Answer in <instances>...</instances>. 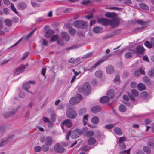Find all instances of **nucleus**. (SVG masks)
Returning a JSON list of instances; mask_svg holds the SVG:
<instances>
[{
    "mask_svg": "<svg viewBox=\"0 0 154 154\" xmlns=\"http://www.w3.org/2000/svg\"><path fill=\"white\" fill-rule=\"evenodd\" d=\"M73 25L76 28L84 29L86 28L88 26V22L82 20L74 21Z\"/></svg>",
    "mask_w": 154,
    "mask_h": 154,
    "instance_id": "1",
    "label": "nucleus"
},
{
    "mask_svg": "<svg viewBox=\"0 0 154 154\" xmlns=\"http://www.w3.org/2000/svg\"><path fill=\"white\" fill-rule=\"evenodd\" d=\"M82 91L84 95H88L91 91V87L89 84L88 82L85 83L82 86Z\"/></svg>",
    "mask_w": 154,
    "mask_h": 154,
    "instance_id": "2",
    "label": "nucleus"
},
{
    "mask_svg": "<svg viewBox=\"0 0 154 154\" xmlns=\"http://www.w3.org/2000/svg\"><path fill=\"white\" fill-rule=\"evenodd\" d=\"M66 115L67 116L71 119H75L77 116L76 112L73 109L69 108L66 110Z\"/></svg>",
    "mask_w": 154,
    "mask_h": 154,
    "instance_id": "3",
    "label": "nucleus"
},
{
    "mask_svg": "<svg viewBox=\"0 0 154 154\" xmlns=\"http://www.w3.org/2000/svg\"><path fill=\"white\" fill-rule=\"evenodd\" d=\"M72 125V123L71 122V120L69 119H67L64 120L62 122L61 125V127L64 131H65L64 128L65 126L68 128H70Z\"/></svg>",
    "mask_w": 154,
    "mask_h": 154,
    "instance_id": "4",
    "label": "nucleus"
},
{
    "mask_svg": "<svg viewBox=\"0 0 154 154\" xmlns=\"http://www.w3.org/2000/svg\"><path fill=\"white\" fill-rule=\"evenodd\" d=\"M82 98V96L78 94L77 97H74L70 99L69 102L72 104H76L78 103Z\"/></svg>",
    "mask_w": 154,
    "mask_h": 154,
    "instance_id": "5",
    "label": "nucleus"
},
{
    "mask_svg": "<svg viewBox=\"0 0 154 154\" xmlns=\"http://www.w3.org/2000/svg\"><path fill=\"white\" fill-rule=\"evenodd\" d=\"M36 28L35 29L33 30H32L31 32L27 35V36L25 38H23L20 39L18 41H17L14 44L11 46L9 48H12L17 45L18 44L20 43L22 39H24V40H27L31 36L34 34L35 31L36 30Z\"/></svg>",
    "mask_w": 154,
    "mask_h": 154,
    "instance_id": "6",
    "label": "nucleus"
},
{
    "mask_svg": "<svg viewBox=\"0 0 154 154\" xmlns=\"http://www.w3.org/2000/svg\"><path fill=\"white\" fill-rule=\"evenodd\" d=\"M14 137V135L9 136L6 139H4L1 140L0 141V147L5 146L9 143L11 140Z\"/></svg>",
    "mask_w": 154,
    "mask_h": 154,
    "instance_id": "7",
    "label": "nucleus"
},
{
    "mask_svg": "<svg viewBox=\"0 0 154 154\" xmlns=\"http://www.w3.org/2000/svg\"><path fill=\"white\" fill-rule=\"evenodd\" d=\"M54 149L57 152L59 153H63L65 151L63 146L59 143H57L55 145Z\"/></svg>",
    "mask_w": 154,
    "mask_h": 154,
    "instance_id": "8",
    "label": "nucleus"
},
{
    "mask_svg": "<svg viewBox=\"0 0 154 154\" xmlns=\"http://www.w3.org/2000/svg\"><path fill=\"white\" fill-rule=\"evenodd\" d=\"M120 20L119 18L114 19L112 20H110L109 24L113 28L116 27L120 24Z\"/></svg>",
    "mask_w": 154,
    "mask_h": 154,
    "instance_id": "9",
    "label": "nucleus"
},
{
    "mask_svg": "<svg viewBox=\"0 0 154 154\" xmlns=\"http://www.w3.org/2000/svg\"><path fill=\"white\" fill-rule=\"evenodd\" d=\"M26 68V66L22 65L19 67L17 68L15 70V72L14 74V76L17 75L23 72Z\"/></svg>",
    "mask_w": 154,
    "mask_h": 154,
    "instance_id": "10",
    "label": "nucleus"
},
{
    "mask_svg": "<svg viewBox=\"0 0 154 154\" xmlns=\"http://www.w3.org/2000/svg\"><path fill=\"white\" fill-rule=\"evenodd\" d=\"M106 60V59H101L100 61H98V62L96 63H95L90 69H86L85 68H84V69L85 71H91L93 70L94 69L96 68L97 66L100 65L105 60Z\"/></svg>",
    "mask_w": 154,
    "mask_h": 154,
    "instance_id": "11",
    "label": "nucleus"
},
{
    "mask_svg": "<svg viewBox=\"0 0 154 154\" xmlns=\"http://www.w3.org/2000/svg\"><path fill=\"white\" fill-rule=\"evenodd\" d=\"M109 20L110 19H109L101 18L97 20V22L99 23H101L102 25L106 26L109 25Z\"/></svg>",
    "mask_w": 154,
    "mask_h": 154,
    "instance_id": "12",
    "label": "nucleus"
},
{
    "mask_svg": "<svg viewBox=\"0 0 154 154\" xmlns=\"http://www.w3.org/2000/svg\"><path fill=\"white\" fill-rule=\"evenodd\" d=\"M61 36L62 38L66 42H68L70 39L69 35L66 32H62L61 33Z\"/></svg>",
    "mask_w": 154,
    "mask_h": 154,
    "instance_id": "13",
    "label": "nucleus"
},
{
    "mask_svg": "<svg viewBox=\"0 0 154 154\" xmlns=\"http://www.w3.org/2000/svg\"><path fill=\"white\" fill-rule=\"evenodd\" d=\"M53 139L51 136H48L46 137L45 144L47 145L51 146L53 143Z\"/></svg>",
    "mask_w": 154,
    "mask_h": 154,
    "instance_id": "14",
    "label": "nucleus"
},
{
    "mask_svg": "<svg viewBox=\"0 0 154 154\" xmlns=\"http://www.w3.org/2000/svg\"><path fill=\"white\" fill-rule=\"evenodd\" d=\"M17 109H14L12 111L10 112H8L3 114V116L5 118L10 117L14 115L16 112Z\"/></svg>",
    "mask_w": 154,
    "mask_h": 154,
    "instance_id": "15",
    "label": "nucleus"
},
{
    "mask_svg": "<svg viewBox=\"0 0 154 154\" xmlns=\"http://www.w3.org/2000/svg\"><path fill=\"white\" fill-rule=\"evenodd\" d=\"M54 34V31L51 29L47 30L45 33V35L47 38H49Z\"/></svg>",
    "mask_w": 154,
    "mask_h": 154,
    "instance_id": "16",
    "label": "nucleus"
},
{
    "mask_svg": "<svg viewBox=\"0 0 154 154\" xmlns=\"http://www.w3.org/2000/svg\"><path fill=\"white\" fill-rule=\"evenodd\" d=\"M17 7L18 9L22 10L26 8L27 5L26 3L24 2H20L17 5Z\"/></svg>",
    "mask_w": 154,
    "mask_h": 154,
    "instance_id": "17",
    "label": "nucleus"
},
{
    "mask_svg": "<svg viewBox=\"0 0 154 154\" xmlns=\"http://www.w3.org/2000/svg\"><path fill=\"white\" fill-rule=\"evenodd\" d=\"M101 110V107L99 105L94 106L91 108V111L94 113H97L100 112Z\"/></svg>",
    "mask_w": 154,
    "mask_h": 154,
    "instance_id": "18",
    "label": "nucleus"
},
{
    "mask_svg": "<svg viewBox=\"0 0 154 154\" xmlns=\"http://www.w3.org/2000/svg\"><path fill=\"white\" fill-rule=\"evenodd\" d=\"M107 96L109 98H112L115 96V93L114 90L112 89H110L107 92Z\"/></svg>",
    "mask_w": 154,
    "mask_h": 154,
    "instance_id": "19",
    "label": "nucleus"
},
{
    "mask_svg": "<svg viewBox=\"0 0 154 154\" xmlns=\"http://www.w3.org/2000/svg\"><path fill=\"white\" fill-rule=\"evenodd\" d=\"M109 98L106 96H104L100 98L99 101L100 103H105L109 101Z\"/></svg>",
    "mask_w": 154,
    "mask_h": 154,
    "instance_id": "20",
    "label": "nucleus"
},
{
    "mask_svg": "<svg viewBox=\"0 0 154 154\" xmlns=\"http://www.w3.org/2000/svg\"><path fill=\"white\" fill-rule=\"evenodd\" d=\"M105 16L107 18H114L116 17L117 15L114 12H107L105 14Z\"/></svg>",
    "mask_w": 154,
    "mask_h": 154,
    "instance_id": "21",
    "label": "nucleus"
},
{
    "mask_svg": "<svg viewBox=\"0 0 154 154\" xmlns=\"http://www.w3.org/2000/svg\"><path fill=\"white\" fill-rule=\"evenodd\" d=\"M143 82L147 86H149L151 84V82L150 78L147 76H146L143 78Z\"/></svg>",
    "mask_w": 154,
    "mask_h": 154,
    "instance_id": "22",
    "label": "nucleus"
},
{
    "mask_svg": "<svg viewBox=\"0 0 154 154\" xmlns=\"http://www.w3.org/2000/svg\"><path fill=\"white\" fill-rule=\"evenodd\" d=\"M80 59L79 57L74 59L72 58L69 59L68 62L69 63L72 64H77L80 61Z\"/></svg>",
    "mask_w": 154,
    "mask_h": 154,
    "instance_id": "23",
    "label": "nucleus"
},
{
    "mask_svg": "<svg viewBox=\"0 0 154 154\" xmlns=\"http://www.w3.org/2000/svg\"><path fill=\"white\" fill-rule=\"evenodd\" d=\"M144 45L148 48H151L153 45L154 48V42H152L151 39L150 42L146 41L145 42Z\"/></svg>",
    "mask_w": 154,
    "mask_h": 154,
    "instance_id": "24",
    "label": "nucleus"
},
{
    "mask_svg": "<svg viewBox=\"0 0 154 154\" xmlns=\"http://www.w3.org/2000/svg\"><path fill=\"white\" fill-rule=\"evenodd\" d=\"M114 132L118 135H121L122 134L121 129L118 127H115L114 128Z\"/></svg>",
    "mask_w": 154,
    "mask_h": 154,
    "instance_id": "25",
    "label": "nucleus"
},
{
    "mask_svg": "<svg viewBox=\"0 0 154 154\" xmlns=\"http://www.w3.org/2000/svg\"><path fill=\"white\" fill-rule=\"evenodd\" d=\"M103 28L101 27L97 26L93 29L94 32L96 34L101 33L102 32Z\"/></svg>",
    "mask_w": 154,
    "mask_h": 154,
    "instance_id": "26",
    "label": "nucleus"
},
{
    "mask_svg": "<svg viewBox=\"0 0 154 154\" xmlns=\"http://www.w3.org/2000/svg\"><path fill=\"white\" fill-rule=\"evenodd\" d=\"M143 151L147 154H150L151 153V149L150 147L148 146H143Z\"/></svg>",
    "mask_w": 154,
    "mask_h": 154,
    "instance_id": "27",
    "label": "nucleus"
},
{
    "mask_svg": "<svg viewBox=\"0 0 154 154\" xmlns=\"http://www.w3.org/2000/svg\"><path fill=\"white\" fill-rule=\"evenodd\" d=\"M99 119L98 117L95 116L93 117L91 119L92 123L94 124H97L99 122Z\"/></svg>",
    "mask_w": 154,
    "mask_h": 154,
    "instance_id": "28",
    "label": "nucleus"
},
{
    "mask_svg": "<svg viewBox=\"0 0 154 154\" xmlns=\"http://www.w3.org/2000/svg\"><path fill=\"white\" fill-rule=\"evenodd\" d=\"M106 72L109 74H111L114 72V67L112 66H109L106 67Z\"/></svg>",
    "mask_w": 154,
    "mask_h": 154,
    "instance_id": "29",
    "label": "nucleus"
},
{
    "mask_svg": "<svg viewBox=\"0 0 154 154\" xmlns=\"http://www.w3.org/2000/svg\"><path fill=\"white\" fill-rule=\"evenodd\" d=\"M147 145L152 149H154V139H151L147 143Z\"/></svg>",
    "mask_w": 154,
    "mask_h": 154,
    "instance_id": "30",
    "label": "nucleus"
},
{
    "mask_svg": "<svg viewBox=\"0 0 154 154\" xmlns=\"http://www.w3.org/2000/svg\"><path fill=\"white\" fill-rule=\"evenodd\" d=\"M137 87L138 89L140 91L144 90L146 89V88L145 85L141 83L138 84Z\"/></svg>",
    "mask_w": 154,
    "mask_h": 154,
    "instance_id": "31",
    "label": "nucleus"
},
{
    "mask_svg": "<svg viewBox=\"0 0 154 154\" xmlns=\"http://www.w3.org/2000/svg\"><path fill=\"white\" fill-rule=\"evenodd\" d=\"M119 110L121 112H124L127 110V108L126 106L123 104H121L119 107Z\"/></svg>",
    "mask_w": 154,
    "mask_h": 154,
    "instance_id": "32",
    "label": "nucleus"
},
{
    "mask_svg": "<svg viewBox=\"0 0 154 154\" xmlns=\"http://www.w3.org/2000/svg\"><path fill=\"white\" fill-rule=\"evenodd\" d=\"M71 135L73 138H76L79 137L78 132L75 130L71 131Z\"/></svg>",
    "mask_w": 154,
    "mask_h": 154,
    "instance_id": "33",
    "label": "nucleus"
},
{
    "mask_svg": "<svg viewBox=\"0 0 154 154\" xmlns=\"http://www.w3.org/2000/svg\"><path fill=\"white\" fill-rule=\"evenodd\" d=\"M96 142L95 139L93 137L90 138L88 142V144L91 145L94 144Z\"/></svg>",
    "mask_w": 154,
    "mask_h": 154,
    "instance_id": "34",
    "label": "nucleus"
},
{
    "mask_svg": "<svg viewBox=\"0 0 154 154\" xmlns=\"http://www.w3.org/2000/svg\"><path fill=\"white\" fill-rule=\"evenodd\" d=\"M77 132H78V134L79 136V135H82L83 132H85V131L87 130V128H84L82 129V130H80L79 129H76L75 130Z\"/></svg>",
    "mask_w": 154,
    "mask_h": 154,
    "instance_id": "35",
    "label": "nucleus"
},
{
    "mask_svg": "<svg viewBox=\"0 0 154 154\" xmlns=\"http://www.w3.org/2000/svg\"><path fill=\"white\" fill-rule=\"evenodd\" d=\"M145 49H136L135 50H133L134 52L137 54H143L144 52Z\"/></svg>",
    "mask_w": 154,
    "mask_h": 154,
    "instance_id": "36",
    "label": "nucleus"
},
{
    "mask_svg": "<svg viewBox=\"0 0 154 154\" xmlns=\"http://www.w3.org/2000/svg\"><path fill=\"white\" fill-rule=\"evenodd\" d=\"M134 54L131 52H128L126 53L125 55V57L127 59L131 58L134 56Z\"/></svg>",
    "mask_w": 154,
    "mask_h": 154,
    "instance_id": "37",
    "label": "nucleus"
},
{
    "mask_svg": "<svg viewBox=\"0 0 154 154\" xmlns=\"http://www.w3.org/2000/svg\"><path fill=\"white\" fill-rule=\"evenodd\" d=\"M139 6L141 8L145 10H147L149 9V7L148 6L144 3H140Z\"/></svg>",
    "mask_w": 154,
    "mask_h": 154,
    "instance_id": "38",
    "label": "nucleus"
},
{
    "mask_svg": "<svg viewBox=\"0 0 154 154\" xmlns=\"http://www.w3.org/2000/svg\"><path fill=\"white\" fill-rule=\"evenodd\" d=\"M4 22L5 25L8 26H11L12 24V21L9 19H5Z\"/></svg>",
    "mask_w": 154,
    "mask_h": 154,
    "instance_id": "39",
    "label": "nucleus"
},
{
    "mask_svg": "<svg viewBox=\"0 0 154 154\" xmlns=\"http://www.w3.org/2000/svg\"><path fill=\"white\" fill-rule=\"evenodd\" d=\"M86 109L85 108H82L79 110V114L80 115H83L86 113Z\"/></svg>",
    "mask_w": 154,
    "mask_h": 154,
    "instance_id": "40",
    "label": "nucleus"
},
{
    "mask_svg": "<svg viewBox=\"0 0 154 154\" xmlns=\"http://www.w3.org/2000/svg\"><path fill=\"white\" fill-rule=\"evenodd\" d=\"M68 32L71 35H74L76 32L75 29L73 28L70 27L68 30Z\"/></svg>",
    "mask_w": 154,
    "mask_h": 154,
    "instance_id": "41",
    "label": "nucleus"
},
{
    "mask_svg": "<svg viewBox=\"0 0 154 154\" xmlns=\"http://www.w3.org/2000/svg\"><path fill=\"white\" fill-rule=\"evenodd\" d=\"M80 148L82 151H87L91 149V148L90 146L85 145L83 147H81Z\"/></svg>",
    "mask_w": 154,
    "mask_h": 154,
    "instance_id": "42",
    "label": "nucleus"
},
{
    "mask_svg": "<svg viewBox=\"0 0 154 154\" xmlns=\"http://www.w3.org/2000/svg\"><path fill=\"white\" fill-rule=\"evenodd\" d=\"M131 94L135 97H137L139 95L137 91L134 89H132L131 90Z\"/></svg>",
    "mask_w": 154,
    "mask_h": 154,
    "instance_id": "43",
    "label": "nucleus"
},
{
    "mask_svg": "<svg viewBox=\"0 0 154 154\" xmlns=\"http://www.w3.org/2000/svg\"><path fill=\"white\" fill-rule=\"evenodd\" d=\"M103 75V72L102 71L100 70L97 71L95 73V75L96 77L100 78Z\"/></svg>",
    "mask_w": 154,
    "mask_h": 154,
    "instance_id": "44",
    "label": "nucleus"
},
{
    "mask_svg": "<svg viewBox=\"0 0 154 154\" xmlns=\"http://www.w3.org/2000/svg\"><path fill=\"white\" fill-rule=\"evenodd\" d=\"M23 88L26 90H28L30 87L29 83H24L22 85Z\"/></svg>",
    "mask_w": 154,
    "mask_h": 154,
    "instance_id": "45",
    "label": "nucleus"
},
{
    "mask_svg": "<svg viewBox=\"0 0 154 154\" xmlns=\"http://www.w3.org/2000/svg\"><path fill=\"white\" fill-rule=\"evenodd\" d=\"M91 3V2L90 0H83L82 2H81V4L85 6H88Z\"/></svg>",
    "mask_w": 154,
    "mask_h": 154,
    "instance_id": "46",
    "label": "nucleus"
},
{
    "mask_svg": "<svg viewBox=\"0 0 154 154\" xmlns=\"http://www.w3.org/2000/svg\"><path fill=\"white\" fill-rule=\"evenodd\" d=\"M136 22L139 24L144 26L147 25V23L146 22L144 21L141 20H137Z\"/></svg>",
    "mask_w": 154,
    "mask_h": 154,
    "instance_id": "47",
    "label": "nucleus"
},
{
    "mask_svg": "<svg viewBox=\"0 0 154 154\" xmlns=\"http://www.w3.org/2000/svg\"><path fill=\"white\" fill-rule=\"evenodd\" d=\"M49 146L45 144L42 146V150L44 152H47L49 150Z\"/></svg>",
    "mask_w": 154,
    "mask_h": 154,
    "instance_id": "48",
    "label": "nucleus"
},
{
    "mask_svg": "<svg viewBox=\"0 0 154 154\" xmlns=\"http://www.w3.org/2000/svg\"><path fill=\"white\" fill-rule=\"evenodd\" d=\"M94 134V132L93 131H89L87 132L86 135L87 137H90L93 136Z\"/></svg>",
    "mask_w": 154,
    "mask_h": 154,
    "instance_id": "49",
    "label": "nucleus"
},
{
    "mask_svg": "<svg viewBox=\"0 0 154 154\" xmlns=\"http://www.w3.org/2000/svg\"><path fill=\"white\" fill-rule=\"evenodd\" d=\"M59 38L58 35H55L52 36L50 39L51 42H54L56 41H57Z\"/></svg>",
    "mask_w": 154,
    "mask_h": 154,
    "instance_id": "50",
    "label": "nucleus"
},
{
    "mask_svg": "<svg viewBox=\"0 0 154 154\" xmlns=\"http://www.w3.org/2000/svg\"><path fill=\"white\" fill-rule=\"evenodd\" d=\"M89 116L88 115L86 114L84 116L83 118V122L84 123V125H85L87 122V121L88 120Z\"/></svg>",
    "mask_w": 154,
    "mask_h": 154,
    "instance_id": "51",
    "label": "nucleus"
},
{
    "mask_svg": "<svg viewBox=\"0 0 154 154\" xmlns=\"http://www.w3.org/2000/svg\"><path fill=\"white\" fill-rule=\"evenodd\" d=\"M115 125H116L115 124H113L106 125L105 126V128L108 129H110L112 128Z\"/></svg>",
    "mask_w": 154,
    "mask_h": 154,
    "instance_id": "52",
    "label": "nucleus"
},
{
    "mask_svg": "<svg viewBox=\"0 0 154 154\" xmlns=\"http://www.w3.org/2000/svg\"><path fill=\"white\" fill-rule=\"evenodd\" d=\"M6 130V127L5 125H2L0 126V134L5 132Z\"/></svg>",
    "mask_w": 154,
    "mask_h": 154,
    "instance_id": "53",
    "label": "nucleus"
},
{
    "mask_svg": "<svg viewBox=\"0 0 154 154\" xmlns=\"http://www.w3.org/2000/svg\"><path fill=\"white\" fill-rule=\"evenodd\" d=\"M57 42V44L63 46L64 45V43L63 41L60 38H59Z\"/></svg>",
    "mask_w": 154,
    "mask_h": 154,
    "instance_id": "54",
    "label": "nucleus"
},
{
    "mask_svg": "<svg viewBox=\"0 0 154 154\" xmlns=\"http://www.w3.org/2000/svg\"><path fill=\"white\" fill-rule=\"evenodd\" d=\"M140 96L142 97H146L149 96V94L147 92L143 91L140 93Z\"/></svg>",
    "mask_w": 154,
    "mask_h": 154,
    "instance_id": "55",
    "label": "nucleus"
},
{
    "mask_svg": "<svg viewBox=\"0 0 154 154\" xmlns=\"http://www.w3.org/2000/svg\"><path fill=\"white\" fill-rule=\"evenodd\" d=\"M148 75L151 77H153L154 76V70H149L148 72Z\"/></svg>",
    "mask_w": 154,
    "mask_h": 154,
    "instance_id": "56",
    "label": "nucleus"
},
{
    "mask_svg": "<svg viewBox=\"0 0 154 154\" xmlns=\"http://www.w3.org/2000/svg\"><path fill=\"white\" fill-rule=\"evenodd\" d=\"M42 149V147L40 146H38L35 147L34 150L36 152H40L41 151Z\"/></svg>",
    "mask_w": 154,
    "mask_h": 154,
    "instance_id": "57",
    "label": "nucleus"
},
{
    "mask_svg": "<svg viewBox=\"0 0 154 154\" xmlns=\"http://www.w3.org/2000/svg\"><path fill=\"white\" fill-rule=\"evenodd\" d=\"M93 53L92 52L88 53L84 55L83 57L82 58L84 59L87 58L93 55Z\"/></svg>",
    "mask_w": 154,
    "mask_h": 154,
    "instance_id": "58",
    "label": "nucleus"
},
{
    "mask_svg": "<svg viewBox=\"0 0 154 154\" xmlns=\"http://www.w3.org/2000/svg\"><path fill=\"white\" fill-rule=\"evenodd\" d=\"M10 7L11 9L12 10V11L15 12L16 14H17L18 12L17 11L14 5L12 3H11L10 6Z\"/></svg>",
    "mask_w": 154,
    "mask_h": 154,
    "instance_id": "59",
    "label": "nucleus"
},
{
    "mask_svg": "<svg viewBox=\"0 0 154 154\" xmlns=\"http://www.w3.org/2000/svg\"><path fill=\"white\" fill-rule=\"evenodd\" d=\"M131 149V148H130L128 150L123 151L121 152L119 154H130Z\"/></svg>",
    "mask_w": 154,
    "mask_h": 154,
    "instance_id": "60",
    "label": "nucleus"
},
{
    "mask_svg": "<svg viewBox=\"0 0 154 154\" xmlns=\"http://www.w3.org/2000/svg\"><path fill=\"white\" fill-rule=\"evenodd\" d=\"M131 87L132 88H135L137 86V83L134 82H132L130 84Z\"/></svg>",
    "mask_w": 154,
    "mask_h": 154,
    "instance_id": "61",
    "label": "nucleus"
},
{
    "mask_svg": "<svg viewBox=\"0 0 154 154\" xmlns=\"http://www.w3.org/2000/svg\"><path fill=\"white\" fill-rule=\"evenodd\" d=\"M29 54V52H25L23 54V56L22 57V60H24L25 59H26Z\"/></svg>",
    "mask_w": 154,
    "mask_h": 154,
    "instance_id": "62",
    "label": "nucleus"
},
{
    "mask_svg": "<svg viewBox=\"0 0 154 154\" xmlns=\"http://www.w3.org/2000/svg\"><path fill=\"white\" fill-rule=\"evenodd\" d=\"M128 95L131 100L133 101H135V100L136 99L134 97V96L131 94L130 93H128Z\"/></svg>",
    "mask_w": 154,
    "mask_h": 154,
    "instance_id": "63",
    "label": "nucleus"
},
{
    "mask_svg": "<svg viewBox=\"0 0 154 154\" xmlns=\"http://www.w3.org/2000/svg\"><path fill=\"white\" fill-rule=\"evenodd\" d=\"M120 81V76L118 75H117L114 80V82H116Z\"/></svg>",
    "mask_w": 154,
    "mask_h": 154,
    "instance_id": "64",
    "label": "nucleus"
}]
</instances>
